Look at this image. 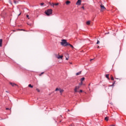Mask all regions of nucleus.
<instances>
[{
    "label": "nucleus",
    "mask_w": 126,
    "mask_h": 126,
    "mask_svg": "<svg viewBox=\"0 0 126 126\" xmlns=\"http://www.w3.org/2000/svg\"><path fill=\"white\" fill-rule=\"evenodd\" d=\"M61 45H62V46H63L64 47H66L67 46H68V45H70V43L67 42L66 40L62 39V42H61Z\"/></svg>",
    "instance_id": "nucleus-1"
},
{
    "label": "nucleus",
    "mask_w": 126,
    "mask_h": 126,
    "mask_svg": "<svg viewBox=\"0 0 126 126\" xmlns=\"http://www.w3.org/2000/svg\"><path fill=\"white\" fill-rule=\"evenodd\" d=\"M45 13L47 16H49V15H51V14L53 13V10L52 9H48L47 11H45Z\"/></svg>",
    "instance_id": "nucleus-2"
},
{
    "label": "nucleus",
    "mask_w": 126,
    "mask_h": 126,
    "mask_svg": "<svg viewBox=\"0 0 126 126\" xmlns=\"http://www.w3.org/2000/svg\"><path fill=\"white\" fill-rule=\"evenodd\" d=\"M55 91H59L60 95H63V93L64 90L63 89H61L60 88H57L55 89Z\"/></svg>",
    "instance_id": "nucleus-3"
},
{
    "label": "nucleus",
    "mask_w": 126,
    "mask_h": 126,
    "mask_svg": "<svg viewBox=\"0 0 126 126\" xmlns=\"http://www.w3.org/2000/svg\"><path fill=\"white\" fill-rule=\"evenodd\" d=\"M100 6L101 8V10H100L101 11H104V10H106V8L105 7V6L103 5V4L100 3Z\"/></svg>",
    "instance_id": "nucleus-4"
},
{
    "label": "nucleus",
    "mask_w": 126,
    "mask_h": 126,
    "mask_svg": "<svg viewBox=\"0 0 126 126\" xmlns=\"http://www.w3.org/2000/svg\"><path fill=\"white\" fill-rule=\"evenodd\" d=\"M76 4L77 5H80V4H81V0H78Z\"/></svg>",
    "instance_id": "nucleus-5"
},
{
    "label": "nucleus",
    "mask_w": 126,
    "mask_h": 126,
    "mask_svg": "<svg viewBox=\"0 0 126 126\" xmlns=\"http://www.w3.org/2000/svg\"><path fill=\"white\" fill-rule=\"evenodd\" d=\"M9 84H10V85H11V86H12L13 87H14V86H17V85L15 83H12V82H10Z\"/></svg>",
    "instance_id": "nucleus-6"
},
{
    "label": "nucleus",
    "mask_w": 126,
    "mask_h": 126,
    "mask_svg": "<svg viewBox=\"0 0 126 126\" xmlns=\"http://www.w3.org/2000/svg\"><path fill=\"white\" fill-rule=\"evenodd\" d=\"M79 86H76V87H75V89H74V91H75V92H78V89H79Z\"/></svg>",
    "instance_id": "nucleus-7"
},
{
    "label": "nucleus",
    "mask_w": 126,
    "mask_h": 126,
    "mask_svg": "<svg viewBox=\"0 0 126 126\" xmlns=\"http://www.w3.org/2000/svg\"><path fill=\"white\" fill-rule=\"evenodd\" d=\"M50 4L51 6H52L54 7V6H55V5H56V6L58 5L59 4V3H52Z\"/></svg>",
    "instance_id": "nucleus-8"
},
{
    "label": "nucleus",
    "mask_w": 126,
    "mask_h": 126,
    "mask_svg": "<svg viewBox=\"0 0 126 126\" xmlns=\"http://www.w3.org/2000/svg\"><path fill=\"white\" fill-rule=\"evenodd\" d=\"M80 82H81V83H80L79 84V85H80H80H82L83 82H84V79H82V80H81Z\"/></svg>",
    "instance_id": "nucleus-9"
},
{
    "label": "nucleus",
    "mask_w": 126,
    "mask_h": 126,
    "mask_svg": "<svg viewBox=\"0 0 126 126\" xmlns=\"http://www.w3.org/2000/svg\"><path fill=\"white\" fill-rule=\"evenodd\" d=\"M0 47H2V39H0Z\"/></svg>",
    "instance_id": "nucleus-10"
},
{
    "label": "nucleus",
    "mask_w": 126,
    "mask_h": 126,
    "mask_svg": "<svg viewBox=\"0 0 126 126\" xmlns=\"http://www.w3.org/2000/svg\"><path fill=\"white\" fill-rule=\"evenodd\" d=\"M82 72V71H79V72L76 73V75H77H77H80V74H81Z\"/></svg>",
    "instance_id": "nucleus-11"
},
{
    "label": "nucleus",
    "mask_w": 126,
    "mask_h": 126,
    "mask_svg": "<svg viewBox=\"0 0 126 126\" xmlns=\"http://www.w3.org/2000/svg\"><path fill=\"white\" fill-rule=\"evenodd\" d=\"M63 56H59L57 57V59H63Z\"/></svg>",
    "instance_id": "nucleus-12"
},
{
    "label": "nucleus",
    "mask_w": 126,
    "mask_h": 126,
    "mask_svg": "<svg viewBox=\"0 0 126 126\" xmlns=\"http://www.w3.org/2000/svg\"><path fill=\"white\" fill-rule=\"evenodd\" d=\"M65 3H66V4L67 5H68V4H69V3H70V1L67 0V1H66L65 2Z\"/></svg>",
    "instance_id": "nucleus-13"
},
{
    "label": "nucleus",
    "mask_w": 126,
    "mask_h": 126,
    "mask_svg": "<svg viewBox=\"0 0 126 126\" xmlns=\"http://www.w3.org/2000/svg\"><path fill=\"white\" fill-rule=\"evenodd\" d=\"M91 22V21H87V22H86L87 25H89L90 24Z\"/></svg>",
    "instance_id": "nucleus-14"
},
{
    "label": "nucleus",
    "mask_w": 126,
    "mask_h": 126,
    "mask_svg": "<svg viewBox=\"0 0 126 126\" xmlns=\"http://www.w3.org/2000/svg\"><path fill=\"white\" fill-rule=\"evenodd\" d=\"M105 76L107 78V79H110V78H109V74H106Z\"/></svg>",
    "instance_id": "nucleus-15"
},
{
    "label": "nucleus",
    "mask_w": 126,
    "mask_h": 126,
    "mask_svg": "<svg viewBox=\"0 0 126 126\" xmlns=\"http://www.w3.org/2000/svg\"><path fill=\"white\" fill-rule=\"evenodd\" d=\"M105 121H106L107 122H108V121H109V118H108V117H105Z\"/></svg>",
    "instance_id": "nucleus-16"
},
{
    "label": "nucleus",
    "mask_w": 126,
    "mask_h": 126,
    "mask_svg": "<svg viewBox=\"0 0 126 126\" xmlns=\"http://www.w3.org/2000/svg\"><path fill=\"white\" fill-rule=\"evenodd\" d=\"M68 46H70V47H71V48H72V49H74V47H73V46H72L71 44H70V45H68Z\"/></svg>",
    "instance_id": "nucleus-17"
},
{
    "label": "nucleus",
    "mask_w": 126,
    "mask_h": 126,
    "mask_svg": "<svg viewBox=\"0 0 126 126\" xmlns=\"http://www.w3.org/2000/svg\"><path fill=\"white\" fill-rule=\"evenodd\" d=\"M29 87H30L31 88H33V86H32L31 84H29Z\"/></svg>",
    "instance_id": "nucleus-18"
},
{
    "label": "nucleus",
    "mask_w": 126,
    "mask_h": 126,
    "mask_svg": "<svg viewBox=\"0 0 126 126\" xmlns=\"http://www.w3.org/2000/svg\"><path fill=\"white\" fill-rule=\"evenodd\" d=\"M110 79H114V77L112 75H110Z\"/></svg>",
    "instance_id": "nucleus-19"
},
{
    "label": "nucleus",
    "mask_w": 126,
    "mask_h": 126,
    "mask_svg": "<svg viewBox=\"0 0 126 126\" xmlns=\"http://www.w3.org/2000/svg\"><path fill=\"white\" fill-rule=\"evenodd\" d=\"M42 74H44V72L41 73V74H39V76H41V75H42Z\"/></svg>",
    "instance_id": "nucleus-20"
},
{
    "label": "nucleus",
    "mask_w": 126,
    "mask_h": 126,
    "mask_svg": "<svg viewBox=\"0 0 126 126\" xmlns=\"http://www.w3.org/2000/svg\"><path fill=\"white\" fill-rule=\"evenodd\" d=\"M26 16H27V18H28V19H30V18H29V15H27Z\"/></svg>",
    "instance_id": "nucleus-21"
},
{
    "label": "nucleus",
    "mask_w": 126,
    "mask_h": 126,
    "mask_svg": "<svg viewBox=\"0 0 126 126\" xmlns=\"http://www.w3.org/2000/svg\"><path fill=\"white\" fill-rule=\"evenodd\" d=\"M36 90L37 91V92H40V90L36 89Z\"/></svg>",
    "instance_id": "nucleus-22"
},
{
    "label": "nucleus",
    "mask_w": 126,
    "mask_h": 126,
    "mask_svg": "<svg viewBox=\"0 0 126 126\" xmlns=\"http://www.w3.org/2000/svg\"><path fill=\"white\" fill-rule=\"evenodd\" d=\"M99 43H100V41L99 40H97L96 44H99Z\"/></svg>",
    "instance_id": "nucleus-23"
},
{
    "label": "nucleus",
    "mask_w": 126,
    "mask_h": 126,
    "mask_svg": "<svg viewBox=\"0 0 126 126\" xmlns=\"http://www.w3.org/2000/svg\"><path fill=\"white\" fill-rule=\"evenodd\" d=\"M40 5H41V6H42V5H44V3H40Z\"/></svg>",
    "instance_id": "nucleus-24"
},
{
    "label": "nucleus",
    "mask_w": 126,
    "mask_h": 126,
    "mask_svg": "<svg viewBox=\"0 0 126 126\" xmlns=\"http://www.w3.org/2000/svg\"><path fill=\"white\" fill-rule=\"evenodd\" d=\"M80 92L81 93H82V92H83L82 90H80Z\"/></svg>",
    "instance_id": "nucleus-25"
},
{
    "label": "nucleus",
    "mask_w": 126,
    "mask_h": 126,
    "mask_svg": "<svg viewBox=\"0 0 126 126\" xmlns=\"http://www.w3.org/2000/svg\"><path fill=\"white\" fill-rule=\"evenodd\" d=\"M81 79H85V78L83 77V78H81Z\"/></svg>",
    "instance_id": "nucleus-26"
},
{
    "label": "nucleus",
    "mask_w": 126,
    "mask_h": 126,
    "mask_svg": "<svg viewBox=\"0 0 126 126\" xmlns=\"http://www.w3.org/2000/svg\"><path fill=\"white\" fill-rule=\"evenodd\" d=\"M6 110H9V108H6Z\"/></svg>",
    "instance_id": "nucleus-27"
},
{
    "label": "nucleus",
    "mask_w": 126,
    "mask_h": 126,
    "mask_svg": "<svg viewBox=\"0 0 126 126\" xmlns=\"http://www.w3.org/2000/svg\"><path fill=\"white\" fill-rule=\"evenodd\" d=\"M82 8H83V9H84V6H82Z\"/></svg>",
    "instance_id": "nucleus-28"
},
{
    "label": "nucleus",
    "mask_w": 126,
    "mask_h": 126,
    "mask_svg": "<svg viewBox=\"0 0 126 126\" xmlns=\"http://www.w3.org/2000/svg\"><path fill=\"white\" fill-rule=\"evenodd\" d=\"M65 60H66V61H68V58H66L65 59Z\"/></svg>",
    "instance_id": "nucleus-29"
},
{
    "label": "nucleus",
    "mask_w": 126,
    "mask_h": 126,
    "mask_svg": "<svg viewBox=\"0 0 126 126\" xmlns=\"http://www.w3.org/2000/svg\"><path fill=\"white\" fill-rule=\"evenodd\" d=\"M21 15V13H20L19 15H18V16H19L20 15Z\"/></svg>",
    "instance_id": "nucleus-30"
},
{
    "label": "nucleus",
    "mask_w": 126,
    "mask_h": 126,
    "mask_svg": "<svg viewBox=\"0 0 126 126\" xmlns=\"http://www.w3.org/2000/svg\"><path fill=\"white\" fill-rule=\"evenodd\" d=\"M22 31H25V30H23V29H22V30H21Z\"/></svg>",
    "instance_id": "nucleus-31"
},
{
    "label": "nucleus",
    "mask_w": 126,
    "mask_h": 126,
    "mask_svg": "<svg viewBox=\"0 0 126 126\" xmlns=\"http://www.w3.org/2000/svg\"><path fill=\"white\" fill-rule=\"evenodd\" d=\"M70 126H74L73 125H71Z\"/></svg>",
    "instance_id": "nucleus-32"
},
{
    "label": "nucleus",
    "mask_w": 126,
    "mask_h": 126,
    "mask_svg": "<svg viewBox=\"0 0 126 126\" xmlns=\"http://www.w3.org/2000/svg\"><path fill=\"white\" fill-rule=\"evenodd\" d=\"M93 60H94V59H91V61H93Z\"/></svg>",
    "instance_id": "nucleus-33"
},
{
    "label": "nucleus",
    "mask_w": 126,
    "mask_h": 126,
    "mask_svg": "<svg viewBox=\"0 0 126 126\" xmlns=\"http://www.w3.org/2000/svg\"><path fill=\"white\" fill-rule=\"evenodd\" d=\"M114 126V125H110V126Z\"/></svg>",
    "instance_id": "nucleus-34"
},
{
    "label": "nucleus",
    "mask_w": 126,
    "mask_h": 126,
    "mask_svg": "<svg viewBox=\"0 0 126 126\" xmlns=\"http://www.w3.org/2000/svg\"><path fill=\"white\" fill-rule=\"evenodd\" d=\"M115 79H118V78H115Z\"/></svg>",
    "instance_id": "nucleus-35"
},
{
    "label": "nucleus",
    "mask_w": 126,
    "mask_h": 126,
    "mask_svg": "<svg viewBox=\"0 0 126 126\" xmlns=\"http://www.w3.org/2000/svg\"><path fill=\"white\" fill-rule=\"evenodd\" d=\"M97 48H99V46H98Z\"/></svg>",
    "instance_id": "nucleus-36"
}]
</instances>
